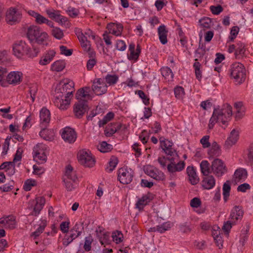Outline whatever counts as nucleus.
<instances>
[{
  "label": "nucleus",
  "mask_w": 253,
  "mask_h": 253,
  "mask_svg": "<svg viewBox=\"0 0 253 253\" xmlns=\"http://www.w3.org/2000/svg\"><path fill=\"white\" fill-rule=\"evenodd\" d=\"M74 83L72 81H67L61 87L55 90L54 104L60 110L67 109L70 103V96L72 95L75 89Z\"/></svg>",
  "instance_id": "f257e3e1"
},
{
  "label": "nucleus",
  "mask_w": 253,
  "mask_h": 253,
  "mask_svg": "<svg viewBox=\"0 0 253 253\" xmlns=\"http://www.w3.org/2000/svg\"><path fill=\"white\" fill-rule=\"evenodd\" d=\"M232 107L228 104H224L221 109L215 108L210 120L209 128H212L214 124L218 122L226 125L232 115Z\"/></svg>",
  "instance_id": "f03ea898"
},
{
  "label": "nucleus",
  "mask_w": 253,
  "mask_h": 253,
  "mask_svg": "<svg viewBox=\"0 0 253 253\" xmlns=\"http://www.w3.org/2000/svg\"><path fill=\"white\" fill-rule=\"evenodd\" d=\"M14 54L18 58H22L26 55L28 57L33 58L36 56L39 52L38 48H30L25 42L22 41L15 43L13 47Z\"/></svg>",
  "instance_id": "7ed1b4c3"
},
{
  "label": "nucleus",
  "mask_w": 253,
  "mask_h": 253,
  "mask_svg": "<svg viewBox=\"0 0 253 253\" xmlns=\"http://www.w3.org/2000/svg\"><path fill=\"white\" fill-rule=\"evenodd\" d=\"M230 76L239 84L244 81L246 77V70L243 64L239 62L233 63L229 69Z\"/></svg>",
  "instance_id": "20e7f679"
},
{
  "label": "nucleus",
  "mask_w": 253,
  "mask_h": 253,
  "mask_svg": "<svg viewBox=\"0 0 253 253\" xmlns=\"http://www.w3.org/2000/svg\"><path fill=\"white\" fill-rule=\"evenodd\" d=\"M65 176L63 181L65 183V188L68 191H72L76 187L77 177L75 172L73 171L71 166L68 165L66 167Z\"/></svg>",
  "instance_id": "39448f33"
},
{
  "label": "nucleus",
  "mask_w": 253,
  "mask_h": 253,
  "mask_svg": "<svg viewBox=\"0 0 253 253\" xmlns=\"http://www.w3.org/2000/svg\"><path fill=\"white\" fill-rule=\"evenodd\" d=\"M134 174L132 169L123 167L118 170V178L121 183L127 184L132 181Z\"/></svg>",
  "instance_id": "423d86ee"
},
{
  "label": "nucleus",
  "mask_w": 253,
  "mask_h": 253,
  "mask_svg": "<svg viewBox=\"0 0 253 253\" xmlns=\"http://www.w3.org/2000/svg\"><path fill=\"white\" fill-rule=\"evenodd\" d=\"M78 157L80 163L85 167L91 168L95 164V160L89 151L84 150L80 151Z\"/></svg>",
  "instance_id": "0eeeda50"
},
{
  "label": "nucleus",
  "mask_w": 253,
  "mask_h": 253,
  "mask_svg": "<svg viewBox=\"0 0 253 253\" xmlns=\"http://www.w3.org/2000/svg\"><path fill=\"white\" fill-rule=\"evenodd\" d=\"M211 168L213 173L218 177L221 176L227 170L224 162L219 159H215L212 161Z\"/></svg>",
  "instance_id": "6e6552de"
},
{
  "label": "nucleus",
  "mask_w": 253,
  "mask_h": 253,
  "mask_svg": "<svg viewBox=\"0 0 253 253\" xmlns=\"http://www.w3.org/2000/svg\"><path fill=\"white\" fill-rule=\"evenodd\" d=\"M88 109L87 102L86 100H79L74 104V113L77 118L80 119Z\"/></svg>",
  "instance_id": "1a4fd4ad"
},
{
  "label": "nucleus",
  "mask_w": 253,
  "mask_h": 253,
  "mask_svg": "<svg viewBox=\"0 0 253 253\" xmlns=\"http://www.w3.org/2000/svg\"><path fill=\"white\" fill-rule=\"evenodd\" d=\"M107 85L102 79H95L93 82L92 90L97 95L105 94L107 91Z\"/></svg>",
  "instance_id": "9d476101"
},
{
  "label": "nucleus",
  "mask_w": 253,
  "mask_h": 253,
  "mask_svg": "<svg viewBox=\"0 0 253 253\" xmlns=\"http://www.w3.org/2000/svg\"><path fill=\"white\" fill-rule=\"evenodd\" d=\"M145 174L158 181H163L165 179L164 173L158 169L151 166H148L144 169Z\"/></svg>",
  "instance_id": "9b49d317"
},
{
  "label": "nucleus",
  "mask_w": 253,
  "mask_h": 253,
  "mask_svg": "<svg viewBox=\"0 0 253 253\" xmlns=\"http://www.w3.org/2000/svg\"><path fill=\"white\" fill-rule=\"evenodd\" d=\"M61 136L65 142L73 143L77 139V133L74 129L66 127L62 129Z\"/></svg>",
  "instance_id": "f8f14e48"
},
{
  "label": "nucleus",
  "mask_w": 253,
  "mask_h": 253,
  "mask_svg": "<svg viewBox=\"0 0 253 253\" xmlns=\"http://www.w3.org/2000/svg\"><path fill=\"white\" fill-rule=\"evenodd\" d=\"M244 215L243 208L241 206H235L231 210L230 217L233 223L236 224L238 221H241Z\"/></svg>",
  "instance_id": "ddd939ff"
},
{
  "label": "nucleus",
  "mask_w": 253,
  "mask_h": 253,
  "mask_svg": "<svg viewBox=\"0 0 253 253\" xmlns=\"http://www.w3.org/2000/svg\"><path fill=\"white\" fill-rule=\"evenodd\" d=\"M175 160L172 158L169 159L170 163L167 165V168L168 171L170 173H173L177 171H181L185 167V163L184 161H180L177 164L175 163Z\"/></svg>",
  "instance_id": "4468645a"
},
{
  "label": "nucleus",
  "mask_w": 253,
  "mask_h": 253,
  "mask_svg": "<svg viewBox=\"0 0 253 253\" xmlns=\"http://www.w3.org/2000/svg\"><path fill=\"white\" fill-rule=\"evenodd\" d=\"M21 15L15 8H10L6 12V21L11 25L20 21Z\"/></svg>",
  "instance_id": "2eb2a0df"
},
{
  "label": "nucleus",
  "mask_w": 253,
  "mask_h": 253,
  "mask_svg": "<svg viewBox=\"0 0 253 253\" xmlns=\"http://www.w3.org/2000/svg\"><path fill=\"white\" fill-rule=\"evenodd\" d=\"M41 127H46L50 120V111L46 108H42L40 113Z\"/></svg>",
  "instance_id": "dca6fc26"
},
{
  "label": "nucleus",
  "mask_w": 253,
  "mask_h": 253,
  "mask_svg": "<svg viewBox=\"0 0 253 253\" xmlns=\"http://www.w3.org/2000/svg\"><path fill=\"white\" fill-rule=\"evenodd\" d=\"M39 147L40 146L38 145L34 147V151L35 152V154L33 157L38 163L42 164L46 161L47 157L43 149H40Z\"/></svg>",
  "instance_id": "f3484780"
},
{
  "label": "nucleus",
  "mask_w": 253,
  "mask_h": 253,
  "mask_svg": "<svg viewBox=\"0 0 253 253\" xmlns=\"http://www.w3.org/2000/svg\"><path fill=\"white\" fill-rule=\"evenodd\" d=\"M15 218L12 215L0 218V227L3 226L5 228L14 229L15 227Z\"/></svg>",
  "instance_id": "a211bd4d"
},
{
  "label": "nucleus",
  "mask_w": 253,
  "mask_h": 253,
  "mask_svg": "<svg viewBox=\"0 0 253 253\" xmlns=\"http://www.w3.org/2000/svg\"><path fill=\"white\" fill-rule=\"evenodd\" d=\"M46 12L50 18L55 20L59 23L63 24L67 21V18L61 15L59 11L47 9L46 10Z\"/></svg>",
  "instance_id": "6ab92c4d"
},
{
  "label": "nucleus",
  "mask_w": 253,
  "mask_h": 253,
  "mask_svg": "<svg viewBox=\"0 0 253 253\" xmlns=\"http://www.w3.org/2000/svg\"><path fill=\"white\" fill-rule=\"evenodd\" d=\"M202 181V186L205 189H211L212 188L215 184V180L212 175H204Z\"/></svg>",
  "instance_id": "aec40b11"
},
{
  "label": "nucleus",
  "mask_w": 253,
  "mask_h": 253,
  "mask_svg": "<svg viewBox=\"0 0 253 253\" xmlns=\"http://www.w3.org/2000/svg\"><path fill=\"white\" fill-rule=\"evenodd\" d=\"M247 171L245 169L240 168L237 169L234 172L233 181L235 183L243 182L245 181L247 177Z\"/></svg>",
  "instance_id": "412c9836"
},
{
  "label": "nucleus",
  "mask_w": 253,
  "mask_h": 253,
  "mask_svg": "<svg viewBox=\"0 0 253 253\" xmlns=\"http://www.w3.org/2000/svg\"><path fill=\"white\" fill-rule=\"evenodd\" d=\"M41 31L40 27L37 26H31L28 29L27 33V38L31 42H33Z\"/></svg>",
  "instance_id": "4be33fe9"
},
{
  "label": "nucleus",
  "mask_w": 253,
  "mask_h": 253,
  "mask_svg": "<svg viewBox=\"0 0 253 253\" xmlns=\"http://www.w3.org/2000/svg\"><path fill=\"white\" fill-rule=\"evenodd\" d=\"M56 52L54 50H50L45 53L41 58L39 63L42 65L48 64L53 59Z\"/></svg>",
  "instance_id": "5701e85b"
},
{
  "label": "nucleus",
  "mask_w": 253,
  "mask_h": 253,
  "mask_svg": "<svg viewBox=\"0 0 253 253\" xmlns=\"http://www.w3.org/2000/svg\"><path fill=\"white\" fill-rule=\"evenodd\" d=\"M208 154L209 158H213L214 157H217L220 155V147L216 142L214 141L211 143V147L209 150Z\"/></svg>",
  "instance_id": "b1692460"
},
{
  "label": "nucleus",
  "mask_w": 253,
  "mask_h": 253,
  "mask_svg": "<svg viewBox=\"0 0 253 253\" xmlns=\"http://www.w3.org/2000/svg\"><path fill=\"white\" fill-rule=\"evenodd\" d=\"M21 76L18 72H11L6 77L7 82L10 84H19L21 82Z\"/></svg>",
  "instance_id": "393cba45"
},
{
  "label": "nucleus",
  "mask_w": 253,
  "mask_h": 253,
  "mask_svg": "<svg viewBox=\"0 0 253 253\" xmlns=\"http://www.w3.org/2000/svg\"><path fill=\"white\" fill-rule=\"evenodd\" d=\"M239 138V132L235 129H233L230 132L229 136L225 141V145L228 148L234 145Z\"/></svg>",
  "instance_id": "a878e982"
},
{
  "label": "nucleus",
  "mask_w": 253,
  "mask_h": 253,
  "mask_svg": "<svg viewBox=\"0 0 253 253\" xmlns=\"http://www.w3.org/2000/svg\"><path fill=\"white\" fill-rule=\"evenodd\" d=\"M158 33L160 42L163 44H165L168 42L167 35L168 30L164 25H161L158 28Z\"/></svg>",
  "instance_id": "bb28decb"
},
{
  "label": "nucleus",
  "mask_w": 253,
  "mask_h": 253,
  "mask_svg": "<svg viewBox=\"0 0 253 253\" xmlns=\"http://www.w3.org/2000/svg\"><path fill=\"white\" fill-rule=\"evenodd\" d=\"M187 173L189 176V180L192 185H195L199 181V178L196 174V171L193 167L188 166L187 168Z\"/></svg>",
  "instance_id": "cd10ccee"
},
{
  "label": "nucleus",
  "mask_w": 253,
  "mask_h": 253,
  "mask_svg": "<svg viewBox=\"0 0 253 253\" xmlns=\"http://www.w3.org/2000/svg\"><path fill=\"white\" fill-rule=\"evenodd\" d=\"M41 128L42 130L39 133L40 136L45 140L52 141L54 139L53 131L46 129V127Z\"/></svg>",
  "instance_id": "c85d7f7f"
},
{
  "label": "nucleus",
  "mask_w": 253,
  "mask_h": 253,
  "mask_svg": "<svg viewBox=\"0 0 253 253\" xmlns=\"http://www.w3.org/2000/svg\"><path fill=\"white\" fill-rule=\"evenodd\" d=\"M65 65L64 60H57L51 65L50 69L53 71L60 72L64 69Z\"/></svg>",
  "instance_id": "c756f323"
},
{
  "label": "nucleus",
  "mask_w": 253,
  "mask_h": 253,
  "mask_svg": "<svg viewBox=\"0 0 253 253\" xmlns=\"http://www.w3.org/2000/svg\"><path fill=\"white\" fill-rule=\"evenodd\" d=\"M162 76L168 81H171L173 77V74L168 67H163L161 69Z\"/></svg>",
  "instance_id": "7c9ffc66"
},
{
  "label": "nucleus",
  "mask_w": 253,
  "mask_h": 253,
  "mask_svg": "<svg viewBox=\"0 0 253 253\" xmlns=\"http://www.w3.org/2000/svg\"><path fill=\"white\" fill-rule=\"evenodd\" d=\"M48 35L46 33L41 31L40 34L36 38L34 41L40 44L47 45Z\"/></svg>",
  "instance_id": "2f4dec72"
},
{
  "label": "nucleus",
  "mask_w": 253,
  "mask_h": 253,
  "mask_svg": "<svg viewBox=\"0 0 253 253\" xmlns=\"http://www.w3.org/2000/svg\"><path fill=\"white\" fill-rule=\"evenodd\" d=\"M96 232H100V235H98L99 241L101 245H106L109 244L110 243L109 240V233L108 232H104L103 234H101V231L100 230L99 231L98 229L96 230Z\"/></svg>",
  "instance_id": "473e14b6"
},
{
  "label": "nucleus",
  "mask_w": 253,
  "mask_h": 253,
  "mask_svg": "<svg viewBox=\"0 0 253 253\" xmlns=\"http://www.w3.org/2000/svg\"><path fill=\"white\" fill-rule=\"evenodd\" d=\"M76 98L79 100H85V99H89L90 95L88 91H85L84 88L79 89L76 93Z\"/></svg>",
  "instance_id": "72a5a7b5"
},
{
  "label": "nucleus",
  "mask_w": 253,
  "mask_h": 253,
  "mask_svg": "<svg viewBox=\"0 0 253 253\" xmlns=\"http://www.w3.org/2000/svg\"><path fill=\"white\" fill-rule=\"evenodd\" d=\"M230 181L227 180L223 185V196L225 202L227 201L228 198L230 195L231 190Z\"/></svg>",
  "instance_id": "f704fd0d"
},
{
  "label": "nucleus",
  "mask_w": 253,
  "mask_h": 253,
  "mask_svg": "<svg viewBox=\"0 0 253 253\" xmlns=\"http://www.w3.org/2000/svg\"><path fill=\"white\" fill-rule=\"evenodd\" d=\"M97 148L101 152L106 153L111 151L113 147L111 144L107 143L106 141H103L98 146Z\"/></svg>",
  "instance_id": "c9c22d12"
},
{
  "label": "nucleus",
  "mask_w": 253,
  "mask_h": 253,
  "mask_svg": "<svg viewBox=\"0 0 253 253\" xmlns=\"http://www.w3.org/2000/svg\"><path fill=\"white\" fill-rule=\"evenodd\" d=\"M201 172L204 175H209L210 172V164L206 160L202 161L200 164Z\"/></svg>",
  "instance_id": "e433bc0d"
},
{
  "label": "nucleus",
  "mask_w": 253,
  "mask_h": 253,
  "mask_svg": "<svg viewBox=\"0 0 253 253\" xmlns=\"http://www.w3.org/2000/svg\"><path fill=\"white\" fill-rule=\"evenodd\" d=\"M106 84L109 85H114L118 81L119 77L116 75L108 74L105 78Z\"/></svg>",
  "instance_id": "4c0bfd02"
},
{
  "label": "nucleus",
  "mask_w": 253,
  "mask_h": 253,
  "mask_svg": "<svg viewBox=\"0 0 253 253\" xmlns=\"http://www.w3.org/2000/svg\"><path fill=\"white\" fill-rule=\"evenodd\" d=\"M93 241V238L91 235L85 237L84 238V249L86 252H89L91 249V244Z\"/></svg>",
  "instance_id": "58836bf2"
},
{
  "label": "nucleus",
  "mask_w": 253,
  "mask_h": 253,
  "mask_svg": "<svg viewBox=\"0 0 253 253\" xmlns=\"http://www.w3.org/2000/svg\"><path fill=\"white\" fill-rule=\"evenodd\" d=\"M46 226V222L45 220L42 221V224H41L39 227L36 229L35 231L32 233L31 236H34L35 239L39 237L40 235L42 233L44 230L45 227Z\"/></svg>",
  "instance_id": "ea45409f"
},
{
  "label": "nucleus",
  "mask_w": 253,
  "mask_h": 253,
  "mask_svg": "<svg viewBox=\"0 0 253 253\" xmlns=\"http://www.w3.org/2000/svg\"><path fill=\"white\" fill-rule=\"evenodd\" d=\"M180 231L183 233H189L192 230V226L190 222H185L179 224Z\"/></svg>",
  "instance_id": "a19ab883"
},
{
  "label": "nucleus",
  "mask_w": 253,
  "mask_h": 253,
  "mask_svg": "<svg viewBox=\"0 0 253 253\" xmlns=\"http://www.w3.org/2000/svg\"><path fill=\"white\" fill-rule=\"evenodd\" d=\"M148 197L144 195L141 197L136 204V208L139 210H142L144 206L146 205L148 202Z\"/></svg>",
  "instance_id": "79ce46f5"
},
{
  "label": "nucleus",
  "mask_w": 253,
  "mask_h": 253,
  "mask_svg": "<svg viewBox=\"0 0 253 253\" xmlns=\"http://www.w3.org/2000/svg\"><path fill=\"white\" fill-rule=\"evenodd\" d=\"M166 154L168 156L167 159L168 161H169V159L172 158L173 160H176L177 158H178L179 156L177 154L176 150L173 149L172 147L169 149H166L164 151Z\"/></svg>",
  "instance_id": "37998d69"
},
{
  "label": "nucleus",
  "mask_w": 253,
  "mask_h": 253,
  "mask_svg": "<svg viewBox=\"0 0 253 253\" xmlns=\"http://www.w3.org/2000/svg\"><path fill=\"white\" fill-rule=\"evenodd\" d=\"M160 142L161 144L160 146L164 151H165L166 149H169L171 148L173 145L172 142L168 140V139H165L164 137H161L160 138Z\"/></svg>",
  "instance_id": "c03bdc74"
},
{
  "label": "nucleus",
  "mask_w": 253,
  "mask_h": 253,
  "mask_svg": "<svg viewBox=\"0 0 253 253\" xmlns=\"http://www.w3.org/2000/svg\"><path fill=\"white\" fill-rule=\"evenodd\" d=\"M172 223L169 221L166 222L162 225H158V232L162 233L165 232L166 231L169 230L172 226Z\"/></svg>",
  "instance_id": "a18cd8bd"
},
{
  "label": "nucleus",
  "mask_w": 253,
  "mask_h": 253,
  "mask_svg": "<svg viewBox=\"0 0 253 253\" xmlns=\"http://www.w3.org/2000/svg\"><path fill=\"white\" fill-rule=\"evenodd\" d=\"M199 23L202 27L205 29H209L211 25V20L210 18L205 17L199 20Z\"/></svg>",
  "instance_id": "49530a36"
},
{
  "label": "nucleus",
  "mask_w": 253,
  "mask_h": 253,
  "mask_svg": "<svg viewBox=\"0 0 253 253\" xmlns=\"http://www.w3.org/2000/svg\"><path fill=\"white\" fill-rule=\"evenodd\" d=\"M36 185V180L29 179L25 181L23 185V189L26 191H29L31 190L33 186H34Z\"/></svg>",
  "instance_id": "de8ad7c7"
},
{
  "label": "nucleus",
  "mask_w": 253,
  "mask_h": 253,
  "mask_svg": "<svg viewBox=\"0 0 253 253\" xmlns=\"http://www.w3.org/2000/svg\"><path fill=\"white\" fill-rule=\"evenodd\" d=\"M201 65L198 62H196L194 63L193 67L195 69V73L196 78L200 81L202 78V72L200 70Z\"/></svg>",
  "instance_id": "09e8293b"
},
{
  "label": "nucleus",
  "mask_w": 253,
  "mask_h": 253,
  "mask_svg": "<svg viewBox=\"0 0 253 253\" xmlns=\"http://www.w3.org/2000/svg\"><path fill=\"white\" fill-rule=\"evenodd\" d=\"M112 237L114 242L119 244L123 241V234L121 231H116L112 233Z\"/></svg>",
  "instance_id": "8fccbe9b"
},
{
  "label": "nucleus",
  "mask_w": 253,
  "mask_h": 253,
  "mask_svg": "<svg viewBox=\"0 0 253 253\" xmlns=\"http://www.w3.org/2000/svg\"><path fill=\"white\" fill-rule=\"evenodd\" d=\"M117 132V129L115 127L114 124H111L108 125L105 130V134L106 136H112Z\"/></svg>",
  "instance_id": "3c124183"
},
{
  "label": "nucleus",
  "mask_w": 253,
  "mask_h": 253,
  "mask_svg": "<svg viewBox=\"0 0 253 253\" xmlns=\"http://www.w3.org/2000/svg\"><path fill=\"white\" fill-rule=\"evenodd\" d=\"M118 163V159L116 157H113L111 158L109 162V167L106 168L107 170L112 171L114 170Z\"/></svg>",
  "instance_id": "603ef678"
},
{
  "label": "nucleus",
  "mask_w": 253,
  "mask_h": 253,
  "mask_svg": "<svg viewBox=\"0 0 253 253\" xmlns=\"http://www.w3.org/2000/svg\"><path fill=\"white\" fill-rule=\"evenodd\" d=\"M76 238L75 233H72L70 236L66 235L63 240V245L67 247Z\"/></svg>",
  "instance_id": "864d4df0"
},
{
  "label": "nucleus",
  "mask_w": 253,
  "mask_h": 253,
  "mask_svg": "<svg viewBox=\"0 0 253 253\" xmlns=\"http://www.w3.org/2000/svg\"><path fill=\"white\" fill-rule=\"evenodd\" d=\"M175 96L178 98H182L184 95V89L181 86H177L174 89Z\"/></svg>",
  "instance_id": "5fc2aeb1"
},
{
  "label": "nucleus",
  "mask_w": 253,
  "mask_h": 253,
  "mask_svg": "<svg viewBox=\"0 0 253 253\" xmlns=\"http://www.w3.org/2000/svg\"><path fill=\"white\" fill-rule=\"evenodd\" d=\"M52 34L54 37L57 39H61L63 37L62 31L59 28H54L52 30Z\"/></svg>",
  "instance_id": "6e6d98bb"
},
{
  "label": "nucleus",
  "mask_w": 253,
  "mask_h": 253,
  "mask_svg": "<svg viewBox=\"0 0 253 253\" xmlns=\"http://www.w3.org/2000/svg\"><path fill=\"white\" fill-rule=\"evenodd\" d=\"M140 53V46L139 45H137L136 51L134 50L132 54L130 52V55L128 56V59L137 60L139 57Z\"/></svg>",
  "instance_id": "4d7b16f0"
},
{
  "label": "nucleus",
  "mask_w": 253,
  "mask_h": 253,
  "mask_svg": "<svg viewBox=\"0 0 253 253\" xmlns=\"http://www.w3.org/2000/svg\"><path fill=\"white\" fill-rule=\"evenodd\" d=\"M38 91V87L37 85H33L30 87L29 89V93L30 94V96L32 99V102H33L35 101V97L36 93Z\"/></svg>",
  "instance_id": "13d9d810"
},
{
  "label": "nucleus",
  "mask_w": 253,
  "mask_h": 253,
  "mask_svg": "<svg viewBox=\"0 0 253 253\" xmlns=\"http://www.w3.org/2000/svg\"><path fill=\"white\" fill-rule=\"evenodd\" d=\"M210 8L212 13L215 15L219 14L223 11V8L220 5L217 6L211 5L210 6Z\"/></svg>",
  "instance_id": "bf43d9fd"
},
{
  "label": "nucleus",
  "mask_w": 253,
  "mask_h": 253,
  "mask_svg": "<svg viewBox=\"0 0 253 253\" xmlns=\"http://www.w3.org/2000/svg\"><path fill=\"white\" fill-rule=\"evenodd\" d=\"M70 221H63L60 225L61 231L63 233H67L69 231Z\"/></svg>",
  "instance_id": "052dcab7"
},
{
  "label": "nucleus",
  "mask_w": 253,
  "mask_h": 253,
  "mask_svg": "<svg viewBox=\"0 0 253 253\" xmlns=\"http://www.w3.org/2000/svg\"><path fill=\"white\" fill-rule=\"evenodd\" d=\"M235 224H236L233 223V222H232V221L230 219H229L226 222L224 223L222 227V229L223 231H224L225 232L228 234L229 231L230 230L232 227V226Z\"/></svg>",
  "instance_id": "680f3d73"
},
{
  "label": "nucleus",
  "mask_w": 253,
  "mask_h": 253,
  "mask_svg": "<svg viewBox=\"0 0 253 253\" xmlns=\"http://www.w3.org/2000/svg\"><path fill=\"white\" fill-rule=\"evenodd\" d=\"M7 73L6 69L0 67V84L3 85L4 84L5 77Z\"/></svg>",
  "instance_id": "e2e57ef3"
},
{
  "label": "nucleus",
  "mask_w": 253,
  "mask_h": 253,
  "mask_svg": "<svg viewBox=\"0 0 253 253\" xmlns=\"http://www.w3.org/2000/svg\"><path fill=\"white\" fill-rule=\"evenodd\" d=\"M209 139L210 136L209 135H205L201 139L200 142L202 144L203 148H209L211 146V144L209 142Z\"/></svg>",
  "instance_id": "0e129e2a"
},
{
  "label": "nucleus",
  "mask_w": 253,
  "mask_h": 253,
  "mask_svg": "<svg viewBox=\"0 0 253 253\" xmlns=\"http://www.w3.org/2000/svg\"><path fill=\"white\" fill-rule=\"evenodd\" d=\"M138 95L143 100V102L145 105H148L149 104V98L142 90H138Z\"/></svg>",
  "instance_id": "69168bd1"
},
{
  "label": "nucleus",
  "mask_w": 253,
  "mask_h": 253,
  "mask_svg": "<svg viewBox=\"0 0 253 253\" xmlns=\"http://www.w3.org/2000/svg\"><path fill=\"white\" fill-rule=\"evenodd\" d=\"M239 31V28L238 26H233L230 31L231 36L230 39L231 41H233L235 39Z\"/></svg>",
  "instance_id": "338daca9"
},
{
  "label": "nucleus",
  "mask_w": 253,
  "mask_h": 253,
  "mask_svg": "<svg viewBox=\"0 0 253 253\" xmlns=\"http://www.w3.org/2000/svg\"><path fill=\"white\" fill-rule=\"evenodd\" d=\"M116 47L118 50L124 51L126 48V44L123 41L118 40L116 42Z\"/></svg>",
  "instance_id": "774afa93"
}]
</instances>
